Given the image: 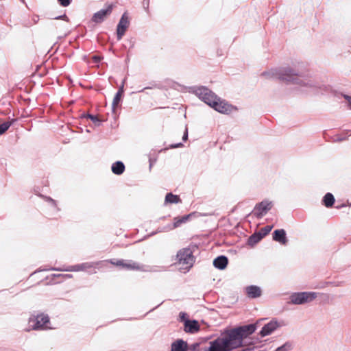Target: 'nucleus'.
<instances>
[{
    "label": "nucleus",
    "mask_w": 351,
    "mask_h": 351,
    "mask_svg": "<svg viewBox=\"0 0 351 351\" xmlns=\"http://www.w3.org/2000/svg\"><path fill=\"white\" fill-rule=\"evenodd\" d=\"M272 229V226H266L265 227L261 228L260 231L258 232L261 235L262 238L268 234Z\"/></svg>",
    "instance_id": "obj_26"
},
{
    "label": "nucleus",
    "mask_w": 351,
    "mask_h": 351,
    "mask_svg": "<svg viewBox=\"0 0 351 351\" xmlns=\"http://www.w3.org/2000/svg\"><path fill=\"white\" fill-rule=\"evenodd\" d=\"M273 204L271 202L268 200H263L257 204L254 208V215L258 218L262 217L272 208Z\"/></svg>",
    "instance_id": "obj_8"
},
{
    "label": "nucleus",
    "mask_w": 351,
    "mask_h": 351,
    "mask_svg": "<svg viewBox=\"0 0 351 351\" xmlns=\"http://www.w3.org/2000/svg\"><path fill=\"white\" fill-rule=\"evenodd\" d=\"M107 262L110 263L111 265L121 267L123 269L130 270V271H143V265L140 263L135 262L132 260H114L111 259L107 261Z\"/></svg>",
    "instance_id": "obj_4"
},
{
    "label": "nucleus",
    "mask_w": 351,
    "mask_h": 351,
    "mask_svg": "<svg viewBox=\"0 0 351 351\" xmlns=\"http://www.w3.org/2000/svg\"><path fill=\"white\" fill-rule=\"evenodd\" d=\"M122 95H123V90H118L116 95L114 96L113 101H112V107L114 109L115 108H117V106L119 105V104L121 101Z\"/></svg>",
    "instance_id": "obj_25"
},
{
    "label": "nucleus",
    "mask_w": 351,
    "mask_h": 351,
    "mask_svg": "<svg viewBox=\"0 0 351 351\" xmlns=\"http://www.w3.org/2000/svg\"><path fill=\"white\" fill-rule=\"evenodd\" d=\"M316 297L315 292H301L292 294L290 299L293 304H302L313 301Z\"/></svg>",
    "instance_id": "obj_6"
},
{
    "label": "nucleus",
    "mask_w": 351,
    "mask_h": 351,
    "mask_svg": "<svg viewBox=\"0 0 351 351\" xmlns=\"http://www.w3.org/2000/svg\"><path fill=\"white\" fill-rule=\"evenodd\" d=\"M298 74L295 73L291 69H285L279 73V80L285 82H295L298 79Z\"/></svg>",
    "instance_id": "obj_12"
},
{
    "label": "nucleus",
    "mask_w": 351,
    "mask_h": 351,
    "mask_svg": "<svg viewBox=\"0 0 351 351\" xmlns=\"http://www.w3.org/2000/svg\"><path fill=\"white\" fill-rule=\"evenodd\" d=\"M114 8V4H108L107 8L104 10H101L95 13L92 21L96 23H100L104 21V19L107 17V16L110 15L112 11Z\"/></svg>",
    "instance_id": "obj_10"
},
{
    "label": "nucleus",
    "mask_w": 351,
    "mask_h": 351,
    "mask_svg": "<svg viewBox=\"0 0 351 351\" xmlns=\"http://www.w3.org/2000/svg\"><path fill=\"white\" fill-rule=\"evenodd\" d=\"M49 322V316L44 313L38 314L36 316L32 315L29 319V323L33 324L31 326L32 329L33 330H45L50 328V327L48 326Z\"/></svg>",
    "instance_id": "obj_3"
},
{
    "label": "nucleus",
    "mask_w": 351,
    "mask_h": 351,
    "mask_svg": "<svg viewBox=\"0 0 351 351\" xmlns=\"http://www.w3.org/2000/svg\"><path fill=\"white\" fill-rule=\"evenodd\" d=\"M228 261L227 257L220 256L216 258L213 261V265L216 268L223 269L226 267Z\"/></svg>",
    "instance_id": "obj_18"
},
{
    "label": "nucleus",
    "mask_w": 351,
    "mask_h": 351,
    "mask_svg": "<svg viewBox=\"0 0 351 351\" xmlns=\"http://www.w3.org/2000/svg\"><path fill=\"white\" fill-rule=\"evenodd\" d=\"M129 24L130 22L128 16H127L126 13H124L122 15L117 28V39L119 40H120L123 36L125 34Z\"/></svg>",
    "instance_id": "obj_11"
},
{
    "label": "nucleus",
    "mask_w": 351,
    "mask_h": 351,
    "mask_svg": "<svg viewBox=\"0 0 351 351\" xmlns=\"http://www.w3.org/2000/svg\"><path fill=\"white\" fill-rule=\"evenodd\" d=\"M234 330H239V334L241 335V337L243 339V337L252 334L256 330V326L254 324H250L234 328Z\"/></svg>",
    "instance_id": "obj_15"
},
{
    "label": "nucleus",
    "mask_w": 351,
    "mask_h": 351,
    "mask_svg": "<svg viewBox=\"0 0 351 351\" xmlns=\"http://www.w3.org/2000/svg\"><path fill=\"white\" fill-rule=\"evenodd\" d=\"M239 331L233 329L226 337L213 341L209 351H230L241 346L242 338Z\"/></svg>",
    "instance_id": "obj_1"
},
{
    "label": "nucleus",
    "mask_w": 351,
    "mask_h": 351,
    "mask_svg": "<svg viewBox=\"0 0 351 351\" xmlns=\"http://www.w3.org/2000/svg\"><path fill=\"white\" fill-rule=\"evenodd\" d=\"M11 123L10 122H5L0 125V135L5 133L10 127Z\"/></svg>",
    "instance_id": "obj_27"
},
{
    "label": "nucleus",
    "mask_w": 351,
    "mask_h": 351,
    "mask_svg": "<svg viewBox=\"0 0 351 351\" xmlns=\"http://www.w3.org/2000/svg\"><path fill=\"white\" fill-rule=\"evenodd\" d=\"M53 277L62 278L63 279L72 278V275L70 274H53Z\"/></svg>",
    "instance_id": "obj_30"
},
{
    "label": "nucleus",
    "mask_w": 351,
    "mask_h": 351,
    "mask_svg": "<svg viewBox=\"0 0 351 351\" xmlns=\"http://www.w3.org/2000/svg\"><path fill=\"white\" fill-rule=\"evenodd\" d=\"M195 263V257L190 248H182L180 250L176 255L175 264L179 265L180 269L189 270Z\"/></svg>",
    "instance_id": "obj_2"
},
{
    "label": "nucleus",
    "mask_w": 351,
    "mask_h": 351,
    "mask_svg": "<svg viewBox=\"0 0 351 351\" xmlns=\"http://www.w3.org/2000/svg\"><path fill=\"white\" fill-rule=\"evenodd\" d=\"M277 327L278 324L276 322H270L263 327L260 334L263 337L267 336L271 334Z\"/></svg>",
    "instance_id": "obj_17"
},
{
    "label": "nucleus",
    "mask_w": 351,
    "mask_h": 351,
    "mask_svg": "<svg viewBox=\"0 0 351 351\" xmlns=\"http://www.w3.org/2000/svg\"><path fill=\"white\" fill-rule=\"evenodd\" d=\"M88 118H89L93 122H99L100 119L97 116L92 115V114H88Z\"/></svg>",
    "instance_id": "obj_31"
},
{
    "label": "nucleus",
    "mask_w": 351,
    "mask_h": 351,
    "mask_svg": "<svg viewBox=\"0 0 351 351\" xmlns=\"http://www.w3.org/2000/svg\"><path fill=\"white\" fill-rule=\"evenodd\" d=\"M179 316H180L181 320H184L186 317V314L184 313H180Z\"/></svg>",
    "instance_id": "obj_33"
},
{
    "label": "nucleus",
    "mask_w": 351,
    "mask_h": 351,
    "mask_svg": "<svg viewBox=\"0 0 351 351\" xmlns=\"http://www.w3.org/2000/svg\"><path fill=\"white\" fill-rule=\"evenodd\" d=\"M92 59H93V61L94 63H98L100 62L101 60V58L98 56H93L92 57Z\"/></svg>",
    "instance_id": "obj_32"
},
{
    "label": "nucleus",
    "mask_w": 351,
    "mask_h": 351,
    "mask_svg": "<svg viewBox=\"0 0 351 351\" xmlns=\"http://www.w3.org/2000/svg\"><path fill=\"white\" fill-rule=\"evenodd\" d=\"M346 98L348 99V102H349V104L350 106V108H351V97H346Z\"/></svg>",
    "instance_id": "obj_34"
},
{
    "label": "nucleus",
    "mask_w": 351,
    "mask_h": 351,
    "mask_svg": "<svg viewBox=\"0 0 351 351\" xmlns=\"http://www.w3.org/2000/svg\"><path fill=\"white\" fill-rule=\"evenodd\" d=\"M180 145H182V144H181V143H180V144H178V145H175V146H173V147H179V146H180Z\"/></svg>",
    "instance_id": "obj_36"
},
{
    "label": "nucleus",
    "mask_w": 351,
    "mask_h": 351,
    "mask_svg": "<svg viewBox=\"0 0 351 351\" xmlns=\"http://www.w3.org/2000/svg\"><path fill=\"white\" fill-rule=\"evenodd\" d=\"M212 108H214L216 111L223 113V114H230L234 110H236L231 104H229L228 102L221 100L218 97L216 101L214 102Z\"/></svg>",
    "instance_id": "obj_7"
},
{
    "label": "nucleus",
    "mask_w": 351,
    "mask_h": 351,
    "mask_svg": "<svg viewBox=\"0 0 351 351\" xmlns=\"http://www.w3.org/2000/svg\"><path fill=\"white\" fill-rule=\"evenodd\" d=\"M165 201L167 204H178L182 202L178 195H173L171 193H167L166 195Z\"/></svg>",
    "instance_id": "obj_21"
},
{
    "label": "nucleus",
    "mask_w": 351,
    "mask_h": 351,
    "mask_svg": "<svg viewBox=\"0 0 351 351\" xmlns=\"http://www.w3.org/2000/svg\"><path fill=\"white\" fill-rule=\"evenodd\" d=\"M171 351H187V343L183 340H177L171 344Z\"/></svg>",
    "instance_id": "obj_19"
},
{
    "label": "nucleus",
    "mask_w": 351,
    "mask_h": 351,
    "mask_svg": "<svg viewBox=\"0 0 351 351\" xmlns=\"http://www.w3.org/2000/svg\"><path fill=\"white\" fill-rule=\"evenodd\" d=\"M191 216V214H189V215H187L185 216H182V217H175L173 219V228H176L180 226L182 223L186 222Z\"/></svg>",
    "instance_id": "obj_22"
},
{
    "label": "nucleus",
    "mask_w": 351,
    "mask_h": 351,
    "mask_svg": "<svg viewBox=\"0 0 351 351\" xmlns=\"http://www.w3.org/2000/svg\"><path fill=\"white\" fill-rule=\"evenodd\" d=\"M99 265V262L84 263L82 264L69 266L66 268H64V269H58L57 270L66 271H87L90 269L97 267Z\"/></svg>",
    "instance_id": "obj_9"
},
{
    "label": "nucleus",
    "mask_w": 351,
    "mask_h": 351,
    "mask_svg": "<svg viewBox=\"0 0 351 351\" xmlns=\"http://www.w3.org/2000/svg\"><path fill=\"white\" fill-rule=\"evenodd\" d=\"M262 237L258 232L251 235L248 239V243L250 245H254L262 239Z\"/></svg>",
    "instance_id": "obj_24"
},
{
    "label": "nucleus",
    "mask_w": 351,
    "mask_h": 351,
    "mask_svg": "<svg viewBox=\"0 0 351 351\" xmlns=\"http://www.w3.org/2000/svg\"><path fill=\"white\" fill-rule=\"evenodd\" d=\"M273 239L280 243L281 244L285 245L287 243V239L285 230H276L273 232Z\"/></svg>",
    "instance_id": "obj_16"
},
{
    "label": "nucleus",
    "mask_w": 351,
    "mask_h": 351,
    "mask_svg": "<svg viewBox=\"0 0 351 351\" xmlns=\"http://www.w3.org/2000/svg\"><path fill=\"white\" fill-rule=\"evenodd\" d=\"M125 170V165L122 162L117 161L112 166V171L117 175H121Z\"/></svg>",
    "instance_id": "obj_20"
},
{
    "label": "nucleus",
    "mask_w": 351,
    "mask_h": 351,
    "mask_svg": "<svg viewBox=\"0 0 351 351\" xmlns=\"http://www.w3.org/2000/svg\"><path fill=\"white\" fill-rule=\"evenodd\" d=\"M291 349V344L289 343H286L282 346L278 347L276 351H287Z\"/></svg>",
    "instance_id": "obj_28"
},
{
    "label": "nucleus",
    "mask_w": 351,
    "mask_h": 351,
    "mask_svg": "<svg viewBox=\"0 0 351 351\" xmlns=\"http://www.w3.org/2000/svg\"><path fill=\"white\" fill-rule=\"evenodd\" d=\"M60 4L63 7H66L70 5L71 0H58Z\"/></svg>",
    "instance_id": "obj_29"
},
{
    "label": "nucleus",
    "mask_w": 351,
    "mask_h": 351,
    "mask_svg": "<svg viewBox=\"0 0 351 351\" xmlns=\"http://www.w3.org/2000/svg\"><path fill=\"white\" fill-rule=\"evenodd\" d=\"M323 203L327 208L332 207L335 203V197L332 194L330 193H326L323 198Z\"/></svg>",
    "instance_id": "obj_23"
},
{
    "label": "nucleus",
    "mask_w": 351,
    "mask_h": 351,
    "mask_svg": "<svg viewBox=\"0 0 351 351\" xmlns=\"http://www.w3.org/2000/svg\"><path fill=\"white\" fill-rule=\"evenodd\" d=\"M187 132H186V133L184 134V136H183V140H186L187 138Z\"/></svg>",
    "instance_id": "obj_35"
},
{
    "label": "nucleus",
    "mask_w": 351,
    "mask_h": 351,
    "mask_svg": "<svg viewBox=\"0 0 351 351\" xmlns=\"http://www.w3.org/2000/svg\"><path fill=\"white\" fill-rule=\"evenodd\" d=\"M199 330V324L196 320H186L184 322V331L186 332L194 333Z\"/></svg>",
    "instance_id": "obj_14"
},
{
    "label": "nucleus",
    "mask_w": 351,
    "mask_h": 351,
    "mask_svg": "<svg viewBox=\"0 0 351 351\" xmlns=\"http://www.w3.org/2000/svg\"><path fill=\"white\" fill-rule=\"evenodd\" d=\"M245 293L249 298H259L262 294L261 289L255 285H251L245 287Z\"/></svg>",
    "instance_id": "obj_13"
},
{
    "label": "nucleus",
    "mask_w": 351,
    "mask_h": 351,
    "mask_svg": "<svg viewBox=\"0 0 351 351\" xmlns=\"http://www.w3.org/2000/svg\"><path fill=\"white\" fill-rule=\"evenodd\" d=\"M195 94L206 104L212 107L214 102L218 99L217 96L210 90L205 87L198 88L195 90Z\"/></svg>",
    "instance_id": "obj_5"
}]
</instances>
